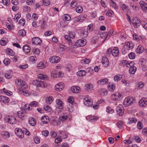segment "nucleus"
<instances>
[{"instance_id": "nucleus-24", "label": "nucleus", "mask_w": 147, "mask_h": 147, "mask_svg": "<svg viewBox=\"0 0 147 147\" xmlns=\"http://www.w3.org/2000/svg\"><path fill=\"white\" fill-rule=\"evenodd\" d=\"M29 124L32 126H34L36 123V121L33 118H30L28 121Z\"/></svg>"}, {"instance_id": "nucleus-59", "label": "nucleus", "mask_w": 147, "mask_h": 147, "mask_svg": "<svg viewBox=\"0 0 147 147\" xmlns=\"http://www.w3.org/2000/svg\"><path fill=\"white\" fill-rule=\"evenodd\" d=\"M5 77L7 79H9L12 77V75L9 72H7L5 74Z\"/></svg>"}, {"instance_id": "nucleus-8", "label": "nucleus", "mask_w": 147, "mask_h": 147, "mask_svg": "<svg viewBox=\"0 0 147 147\" xmlns=\"http://www.w3.org/2000/svg\"><path fill=\"white\" fill-rule=\"evenodd\" d=\"M26 114V113L25 112L20 111L17 112V115L18 117L21 119L22 120H24L27 117Z\"/></svg>"}, {"instance_id": "nucleus-41", "label": "nucleus", "mask_w": 147, "mask_h": 147, "mask_svg": "<svg viewBox=\"0 0 147 147\" xmlns=\"http://www.w3.org/2000/svg\"><path fill=\"white\" fill-rule=\"evenodd\" d=\"M6 52L7 54L10 55H14V53L11 49L8 48L7 49Z\"/></svg>"}, {"instance_id": "nucleus-14", "label": "nucleus", "mask_w": 147, "mask_h": 147, "mask_svg": "<svg viewBox=\"0 0 147 147\" xmlns=\"http://www.w3.org/2000/svg\"><path fill=\"white\" fill-rule=\"evenodd\" d=\"M18 83H20L18 84L19 86V87H20L22 89H25L28 87L27 85L26 84L25 82H24L23 81L20 80L18 81Z\"/></svg>"}, {"instance_id": "nucleus-54", "label": "nucleus", "mask_w": 147, "mask_h": 147, "mask_svg": "<svg viewBox=\"0 0 147 147\" xmlns=\"http://www.w3.org/2000/svg\"><path fill=\"white\" fill-rule=\"evenodd\" d=\"M2 2L3 5H8L9 4L10 1L9 0H2Z\"/></svg>"}, {"instance_id": "nucleus-48", "label": "nucleus", "mask_w": 147, "mask_h": 147, "mask_svg": "<svg viewBox=\"0 0 147 147\" xmlns=\"http://www.w3.org/2000/svg\"><path fill=\"white\" fill-rule=\"evenodd\" d=\"M86 89L87 90H92L93 89V86L92 84H88L85 86Z\"/></svg>"}, {"instance_id": "nucleus-26", "label": "nucleus", "mask_w": 147, "mask_h": 147, "mask_svg": "<svg viewBox=\"0 0 147 147\" xmlns=\"http://www.w3.org/2000/svg\"><path fill=\"white\" fill-rule=\"evenodd\" d=\"M42 122L44 124H47L49 121L48 117V116H43L41 119Z\"/></svg>"}, {"instance_id": "nucleus-50", "label": "nucleus", "mask_w": 147, "mask_h": 147, "mask_svg": "<svg viewBox=\"0 0 147 147\" xmlns=\"http://www.w3.org/2000/svg\"><path fill=\"white\" fill-rule=\"evenodd\" d=\"M35 2V0H28L26 3L29 5H32L34 4Z\"/></svg>"}, {"instance_id": "nucleus-44", "label": "nucleus", "mask_w": 147, "mask_h": 147, "mask_svg": "<svg viewBox=\"0 0 147 147\" xmlns=\"http://www.w3.org/2000/svg\"><path fill=\"white\" fill-rule=\"evenodd\" d=\"M3 90L4 93L8 95H11L12 94V92L11 91L6 90L5 88H3Z\"/></svg>"}, {"instance_id": "nucleus-6", "label": "nucleus", "mask_w": 147, "mask_h": 147, "mask_svg": "<svg viewBox=\"0 0 147 147\" xmlns=\"http://www.w3.org/2000/svg\"><path fill=\"white\" fill-rule=\"evenodd\" d=\"M132 23L134 26L136 28L139 27L140 24V19L138 17H134L132 20Z\"/></svg>"}, {"instance_id": "nucleus-13", "label": "nucleus", "mask_w": 147, "mask_h": 147, "mask_svg": "<svg viewBox=\"0 0 147 147\" xmlns=\"http://www.w3.org/2000/svg\"><path fill=\"white\" fill-rule=\"evenodd\" d=\"M15 133L16 135L22 138L24 133L23 131L21 129L16 128L15 129Z\"/></svg>"}, {"instance_id": "nucleus-5", "label": "nucleus", "mask_w": 147, "mask_h": 147, "mask_svg": "<svg viewBox=\"0 0 147 147\" xmlns=\"http://www.w3.org/2000/svg\"><path fill=\"white\" fill-rule=\"evenodd\" d=\"M134 99L132 97H127L124 100V105L127 107L131 105L133 102Z\"/></svg>"}, {"instance_id": "nucleus-42", "label": "nucleus", "mask_w": 147, "mask_h": 147, "mask_svg": "<svg viewBox=\"0 0 147 147\" xmlns=\"http://www.w3.org/2000/svg\"><path fill=\"white\" fill-rule=\"evenodd\" d=\"M76 10L77 12L80 13L82 12L83 9L81 6H78L76 8Z\"/></svg>"}, {"instance_id": "nucleus-23", "label": "nucleus", "mask_w": 147, "mask_h": 147, "mask_svg": "<svg viewBox=\"0 0 147 147\" xmlns=\"http://www.w3.org/2000/svg\"><path fill=\"white\" fill-rule=\"evenodd\" d=\"M108 83V79H103L99 80L98 81V83L100 85H104Z\"/></svg>"}, {"instance_id": "nucleus-60", "label": "nucleus", "mask_w": 147, "mask_h": 147, "mask_svg": "<svg viewBox=\"0 0 147 147\" xmlns=\"http://www.w3.org/2000/svg\"><path fill=\"white\" fill-rule=\"evenodd\" d=\"M113 13V11L111 10H109L107 11V12H106V14L109 16L111 17V16Z\"/></svg>"}, {"instance_id": "nucleus-35", "label": "nucleus", "mask_w": 147, "mask_h": 147, "mask_svg": "<svg viewBox=\"0 0 147 147\" xmlns=\"http://www.w3.org/2000/svg\"><path fill=\"white\" fill-rule=\"evenodd\" d=\"M53 97L50 96L49 97L47 98L46 99V103L48 104H51L53 101Z\"/></svg>"}, {"instance_id": "nucleus-32", "label": "nucleus", "mask_w": 147, "mask_h": 147, "mask_svg": "<svg viewBox=\"0 0 147 147\" xmlns=\"http://www.w3.org/2000/svg\"><path fill=\"white\" fill-rule=\"evenodd\" d=\"M136 68L134 66L133 67H131L129 69V73L132 74H133L136 72Z\"/></svg>"}, {"instance_id": "nucleus-30", "label": "nucleus", "mask_w": 147, "mask_h": 147, "mask_svg": "<svg viewBox=\"0 0 147 147\" xmlns=\"http://www.w3.org/2000/svg\"><path fill=\"white\" fill-rule=\"evenodd\" d=\"M29 105L30 107H38L39 105L38 104V102L36 101H33L30 102L29 104Z\"/></svg>"}, {"instance_id": "nucleus-7", "label": "nucleus", "mask_w": 147, "mask_h": 147, "mask_svg": "<svg viewBox=\"0 0 147 147\" xmlns=\"http://www.w3.org/2000/svg\"><path fill=\"white\" fill-rule=\"evenodd\" d=\"M116 112L117 114L119 116L123 115L124 113L123 107L121 105H119L116 108Z\"/></svg>"}, {"instance_id": "nucleus-45", "label": "nucleus", "mask_w": 147, "mask_h": 147, "mask_svg": "<svg viewBox=\"0 0 147 147\" xmlns=\"http://www.w3.org/2000/svg\"><path fill=\"white\" fill-rule=\"evenodd\" d=\"M137 126L138 128L140 130L143 127L142 124L140 121L138 122Z\"/></svg>"}, {"instance_id": "nucleus-53", "label": "nucleus", "mask_w": 147, "mask_h": 147, "mask_svg": "<svg viewBox=\"0 0 147 147\" xmlns=\"http://www.w3.org/2000/svg\"><path fill=\"white\" fill-rule=\"evenodd\" d=\"M2 102L5 103H7L9 102V99L7 97L4 96V98H3Z\"/></svg>"}, {"instance_id": "nucleus-43", "label": "nucleus", "mask_w": 147, "mask_h": 147, "mask_svg": "<svg viewBox=\"0 0 147 147\" xmlns=\"http://www.w3.org/2000/svg\"><path fill=\"white\" fill-rule=\"evenodd\" d=\"M10 61L8 58H5L3 61V63L5 65L7 66L10 63Z\"/></svg>"}, {"instance_id": "nucleus-38", "label": "nucleus", "mask_w": 147, "mask_h": 147, "mask_svg": "<svg viewBox=\"0 0 147 147\" xmlns=\"http://www.w3.org/2000/svg\"><path fill=\"white\" fill-rule=\"evenodd\" d=\"M2 136L4 138H8L9 137V133L8 132L3 131L1 133Z\"/></svg>"}, {"instance_id": "nucleus-36", "label": "nucleus", "mask_w": 147, "mask_h": 147, "mask_svg": "<svg viewBox=\"0 0 147 147\" xmlns=\"http://www.w3.org/2000/svg\"><path fill=\"white\" fill-rule=\"evenodd\" d=\"M63 18L64 20L66 21H68L71 19V18L68 14H64L63 16Z\"/></svg>"}, {"instance_id": "nucleus-3", "label": "nucleus", "mask_w": 147, "mask_h": 147, "mask_svg": "<svg viewBox=\"0 0 147 147\" xmlns=\"http://www.w3.org/2000/svg\"><path fill=\"white\" fill-rule=\"evenodd\" d=\"M37 87L41 88H45L47 86V84L43 81H41L39 80H36L32 82Z\"/></svg>"}, {"instance_id": "nucleus-63", "label": "nucleus", "mask_w": 147, "mask_h": 147, "mask_svg": "<svg viewBox=\"0 0 147 147\" xmlns=\"http://www.w3.org/2000/svg\"><path fill=\"white\" fill-rule=\"evenodd\" d=\"M42 135L44 136H47L49 134V132L47 130L43 131L42 132Z\"/></svg>"}, {"instance_id": "nucleus-12", "label": "nucleus", "mask_w": 147, "mask_h": 147, "mask_svg": "<svg viewBox=\"0 0 147 147\" xmlns=\"http://www.w3.org/2000/svg\"><path fill=\"white\" fill-rule=\"evenodd\" d=\"M42 40L38 37H34L32 39V42L36 45H40Z\"/></svg>"}, {"instance_id": "nucleus-33", "label": "nucleus", "mask_w": 147, "mask_h": 147, "mask_svg": "<svg viewBox=\"0 0 147 147\" xmlns=\"http://www.w3.org/2000/svg\"><path fill=\"white\" fill-rule=\"evenodd\" d=\"M90 59H87L85 58L84 59H82L81 60V63H82L85 64H88L90 63Z\"/></svg>"}, {"instance_id": "nucleus-57", "label": "nucleus", "mask_w": 147, "mask_h": 147, "mask_svg": "<svg viewBox=\"0 0 147 147\" xmlns=\"http://www.w3.org/2000/svg\"><path fill=\"white\" fill-rule=\"evenodd\" d=\"M113 30L112 29H110L109 31L108 34L107 36L106 39L109 38L111 36L113 33Z\"/></svg>"}, {"instance_id": "nucleus-22", "label": "nucleus", "mask_w": 147, "mask_h": 147, "mask_svg": "<svg viewBox=\"0 0 147 147\" xmlns=\"http://www.w3.org/2000/svg\"><path fill=\"white\" fill-rule=\"evenodd\" d=\"M23 50L25 53L28 54L30 51V47L28 45H24L23 47Z\"/></svg>"}, {"instance_id": "nucleus-37", "label": "nucleus", "mask_w": 147, "mask_h": 147, "mask_svg": "<svg viewBox=\"0 0 147 147\" xmlns=\"http://www.w3.org/2000/svg\"><path fill=\"white\" fill-rule=\"evenodd\" d=\"M56 102L57 105L59 107H62L63 105V102L60 99H57L56 100Z\"/></svg>"}, {"instance_id": "nucleus-62", "label": "nucleus", "mask_w": 147, "mask_h": 147, "mask_svg": "<svg viewBox=\"0 0 147 147\" xmlns=\"http://www.w3.org/2000/svg\"><path fill=\"white\" fill-rule=\"evenodd\" d=\"M59 47L58 49H57V51H58L60 53H62V52L64 50V49L63 47L61 46H59Z\"/></svg>"}, {"instance_id": "nucleus-18", "label": "nucleus", "mask_w": 147, "mask_h": 147, "mask_svg": "<svg viewBox=\"0 0 147 147\" xmlns=\"http://www.w3.org/2000/svg\"><path fill=\"white\" fill-rule=\"evenodd\" d=\"M63 88L64 86L63 85L62 82L59 83L56 85V91H60Z\"/></svg>"}, {"instance_id": "nucleus-51", "label": "nucleus", "mask_w": 147, "mask_h": 147, "mask_svg": "<svg viewBox=\"0 0 147 147\" xmlns=\"http://www.w3.org/2000/svg\"><path fill=\"white\" fill-rule=\"evenodd\" d=\"M106 111L108 113H112L114 112L113 109L109 107H108L107 108Z\"/></svg>"}, {"instance_id": "nucleus-15", "label": "nucleus", "mask_w": 147, "mask_h": 147, "mask_svg": "<svg viewBox=\"0 0 147 147\" xmlns=\"http://www.w3.org/2000/svg\"><path fill=\"white\" fill-rule=\"evenodd\" d=\"M91 99L89 97H85L84 98V104L88 106H90L92 105Z\"/></svg>"}, {"instance_id": "nucleus-2", "label": "nucleus", "mask_w": 147, "mask_h": 147, "mask_svg": "<svg viewBox=\"0 0 147 147\" xmlns=\"http://www.w3.org/2000/svg\"><path fill=\"white\" fill-rule=\"evenodd\" d=\"M5 121L10 124H15L16 123L15 117L12 115H6L4 118Z\"/></svg>"}, {"instance_id": "nucleus-21", "label": "nucleus", "mask_w": 147, "mask_h": 147, "mask_svg": "<svg viewBox=\"0 0 147 147\" xmlns=\"http://www.w3.org/2000/svg\"><path fill=\"white\" fill-rule=\"evenodd\" d=\"M38 78L40 80L43 79L44 80H47L49 79V77L47 75L42 74H39L38 75Z\"/></svg>"}, {"instance_id": "nucleus-10", "label": "nucleus", "mask_w": 147, "mask_h": 147, "mask_svg": "<svg viewBox=\"0 0 147 147\" xmlns=\"http://www.w3.org/2000/svg\"><path fill=\"white\" fill-rule=\"evenodd\" d=\"M134 45L132 42H127L125 43L124 47H125L128 50L132 49L134 47Z\"/></svg>"}, {"instance_id": "nucleus-4", "label": "nucleus", "mask_w": 147, "mask_h": 147, "mask_svg": "<svg viewBox=\"0 0 147 147\" xmlns=\"http://www.w3.org/2000/svg\"><path fill=\"white\" fill-rule=\"evenodd\" d=\"M123 98V96L119 92L112 94L111 96V99L115 101H118L121 100Z\"/></svg>"}, {"instance_id": "nucleus-64", "label": "nucleus", "mask_w": 147, "mask_h": 147, "mask_svg": "<svg viewBox=\"0 0 147 147\" xmlns=\"http://www.w3.org/2000/svg\"><path fill=\"white\" fill-rule=\"evenodd\" d=\"M19 23L22 26H24L25 24V20L24 19H20L19 21Z\"/></svg>"}, {"instance_id": "nucleus-11", "label": "nucleus", "mask_w": 147, "mask_h": 147, "mask_svg": "<svg viewBox=\"0 0 147 147\" xmlns=\"http://www.w3.org/2000/svg\"><path fill=\"white\" fill-rule=\"evenodd\" d=\"M140 4L142 10L145 12H147V4L143 1H141L140 2Z\"/></svg>"}, {"instance_id": "nucleus-34", "label": "nucleus", "mask_w": 147, "mask_h": 147, "mask_svg": "<svg viewBox=\"0 0 147 147\" xmlns=\"http://www.w3.org/2000/svg\"><path fill=\"white\" fill-rule=\"evenodd\" d=\"M67 119V116L63 114L59 117V120L62 121H66Z\"/></svg>"}, {"instance_id": "nucleus-61", "label": "nucleus", "mask_w": 147, "mask_h": 147, "mask_svg": "<svg viewBox=\"0 0 147 147\" xmlns=\"http://www.w3.org/2000/svg\"><path fill=\"white\" fill-rule=\"evenodd\" d=\"M43 4L46 6H48L49 5L50 3L49 0H43Z\"/></svg>"}, {"instance_id": "nucleus-25", "label": "nucleus", "mask_w": 147, "mask_h": 147, "mask_svg": "<svg viewBox=\"0 0 147 147\" xmlns=\"http://www.w3.org/2000/svg\"><path fill=\"white\" fill-rule=\"evenodd\" d=\"M86 73V72L85 70H81L77 73V75L78 76L81 77L85 76Z\"/></svg>"}, {"instance_id": "nucleus-52", "label": "nucleus", "mask_w": 147, "mask_h": 147, "mask_svg": "<svg viewBox=\"0 0 147 147\" xmlns=\"http://www.w3.org/2000/svg\"><path fill=\"white\" fill-rule=\"evenodd\" d=\"M123 123L121 121H119L117 123V125L119 128H121Z\"/></svg>"}, {"instance_id": "nucleus-27", "label": "nucleus", "mask_w": 147, "mask_h": 147, "mask_svg": "<svg viewBox=\"0 0 147 147\" xmlns=\"http://www.w3.org/2000/svg\"><path fill=\"white\" fill-rule=\"evenodd\" d=\"M47 65L46 64H44L43 62H41L39 63L38 64L37 67L40 69H42L44 68Z\"/></svg>"}, {"instance_id": "nucleus-56", "label": "nucleus", "mask_w": 147, "mask_h": 147, "mask_svg": "<svg viewBox=\"0 0 147 147\" xmlns=\"http://www.w3.org/2000/svg\"><path fill=\"white\" fill-rule=\"evenodd\" d=\"M49 61L51 63H55V56H53L51 57L49 59Z\"/></svg>"}, {"instance_id": "nucleus-55", "label": "nucleus", "mask_w": 147, "mask_h": 147, "mask_svg": "<svg viewBox=\"0 0 147 147\" xmlns=\"http://www.w3.org/2000/svg\"><path fill=\"white\" fill-rule=\"evenodd\" d=\"M121 82L126 86H129V82L127 80H122Z\"/></svg>"}, {"instance_id": "nucleus-20", "label": "nucleus", "mask_w": 147, "mask_h": 147, "mask_svg": "<svg viewBox=\"0 0 147 147\" xmlns=\"http://www.w3.org/2000/svg\"><path fill=\"white\" fill-rule=\"evenodd\" d=\"M112 55L114 57H116L119 55V51L117 48L114 47L112 50Z\"/></svg>"}, {"instance_id": "nucleus-16", "label": "nucleus", "mask_w": 147, "mask_h": 147, "mask_svg": "<svg viewBox=\"0 0 147 147\" xmlns=\"http://www.w3.org/2000/svg\"><path fill=\"white\" fill-rule=\"evenodd\" d=\"M71 91L75 93H78L80 92V88L78 86H74L71 88Z\"/></svg>"}, {"instance_id": "nucleus-9", "label": "nucleus", "mask_w": 147, "mask_h": 147, "mask_svg": "<svg viewBox=\"0 0 147 147\" xmlns=\"http://www.w3.org/2000/svg\"><path fill=\"white\" fill-rule=\"evenodd\" d=\"M102 63L106 67H107L109 64L108 58L105 56L102 57Z\"/></svg>"}, {"instance_id": "nucleus-39", "label": "nucleus", "mask_w": 147, "mask_h": 147, "mask_svg": "<svg viewBox=\"0 0 147 147\" xmlns=\"http://www.w3.org/2000/svg\"><path fill=\"white\" fill-rule=\"evenodd\" d=\"M121 76V75H115L114 77V80L116 82H118L122 78V77H120Z\"/></svg>"}, {"instance_id": "nucleus-29", "label": "nucleus", "mask_w": 147, "mask_h": 147, "mask_svg": "<svg viewBox=\"0 0 147 147\" xmlns=\"http://www.w3.org/2000/svg\"><path fill=\"white\" fill-rule=\"evenodd\" d=\"M144 50V48L142 47V46L139 45L137 48V51L138 53H142Z\"/></svg>"}, {"instance_id": "nucleus-28", "label": "nucleus", "mask_w": 147, "mask_h": 147, "mask_svg": "<svg viewBox=\"0 0 147 147\" xmlns=\"http://www.w3.org/2000/svg\"><path fill=\"white\" fill-rule=\"evenodd\" d=\"M26 34V31L24 29H22L19 31L18 35L20 36H25Z\"/></svg>"}, {"instance_id": "nucleus-40", "label": "nucleus", "mask_w": 147, "mask_h": 147, "mask_svg": "<svg viewBox=\"0 0 147 147\" xmlns=\"http://www.w3.org/2000/svg\"><path fill=\"white\" fill-rule=\"evenodd\" d=\"M137 121L136 118H131L129 119V123H135Z\"/></svg>"}, {"instance_id": "nucleus-47", "label": "nucleus", "mask_w": 147, "mask_h": 147, "mask_svg": "<svg viewBox=\"0 0 147 147\" xmlns=\"http://www.w3.org/2000/svg\"><path fill=\"white\" fill-rule=\"evenodd\" d=\"M63 75V73L61 71H59V72H57L56 73V78L59 77H62Z\"/></svg>"}, {"instance_id": "nucleus-1", "label": "nucleus", "mask_w": 147, "mask_h": 147, "mask_svg": "<svg viewBox=\"0 0 147 147\" xmlns=\"http://www.w3.org/2000/svg\"><path fill=\"white\" fill-rule=\"evenodd\" d=\"M86 44V40L84 39H81L78 40L75 43L71 44V47L74 48H76L78 47H83Z\"/></svg>"}, {"instance_id": "nucleus-46", "label": "nucleus", "mask_w": 147, "mask_h": 147, "mask_svg": "<svg viewBox=\"0 0 147 147\" xmlns=\"http://www.w3.org/2000/svg\"><path fill=\"white\" fill-rule=\"evenodd\" d=\"M64 38L68 42L69 44H70L71 42V38L68 35H65L64 36Z\"/></svg>"}, {"instance_id": "nucleus-19", "label": "nucleus", "mask_w": 147, "mask_h": 147, "mask_svg": "<svg viewBox=\"0 0 147 147\" xmlns=\"http://www.w3.org/2000/svg\"><path fill=\"white\" fill-rule=\"evenodd\" d=\"M87 119L90 121L91 122L96 121L98 119V117L97 116H92L91 117H86Z\"/></svg>"}, {"instance_id": "nucleus-58", "label": "nucleus", "mask_w": 147, "mask_h": 147, "mask_svg": "<svg viewBox=\"0 0 147 147\" xmlns=\"http://www.w3.org/2000/svg\"><path fill=\"white\" fill-rule=\"evenodd\" d=\"M77 3L76 1H72L71 3V5L73 8L75 7L77 5Z\"/></svg>"}, {"instance_id": "nucleus-17", "label": "nucleus", "mask_w": 147, "mask_h": 147, "mask_svg": "<svg viewBox=\"0 0 147 147\" xmlns=\"http://www.w3.org/2000/svg\"><path fill=\"white\" fill-rule=\"evenodd\" d=\"M139 105L141 107H145L147 105V101L144 98H142L139 101Z\"/></svg>"}, {"instance_id": "nucleus-49", "label": "nucleus", "mask_w": 147, "mask_h": 147, "mask_svg": "<svg viewBox=\"0 0 147 147\" xmlns=\"http://www.w3.org/2000/svg\"><path fill=\"white\" fill-rule=\"evenodd\" d=\"M128 56L129 58L131 59H134L135 57V54L133 53H130L129 54Z\"/></svg>"}, {"instance_id": "nucleus-31", "label": "nucleus", "mask_w": 147, "mask_h": 147, "mask_svg": "<svg viewBox=\"0 0 147 147\" xmlns=\"http://www.w3.org/2000/svg\"><path fill=\"white\" fill-rule=\"evenodd\" d=\"M125 61L126 62L125 65L126 67H132L134 66V63L133 61H131L130 62H127V61L125 60Z\"/></svg>"}]
</instances>
